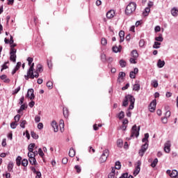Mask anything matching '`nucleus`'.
I'll use <instances>...</instances> for the list:
<instances>
[{
  "label": "nucleus",
  "mask_w": 178,
  "mask_h": 178,
  "mask_svg": "<svg viewBox=\"0 0 178 178\" xmlns=\"http://www.w3.org/2000/svg\"><path fill=\"white\" fill-rule=\"evenodd\" d=\"M129 102H130L129 110L134 109V103L136 102L134 96L131 95H126L122 102V106H127L129 105Z\"/></svg>",
  "instance_id": "nucleus-1"
},
{
  "label": "nucleus",
  "mask_w": 178,
  "mask_h": 178,
  "mask_svg": "<svg viewBox=\"0 0 178 178\" xmlns=\"http://www.w3.org/2000/svg\"><path fill=\"white\" fill-rule=\"evenodd\" d=\"M40 74H34V63L30 65V67L27 72V75L24 76L25 80H29V79H38Z\"/></svg>",
  "instance_id": "nucleus-2"
},
{
  "label": "nucleus",
  "mask_w": 178,
  "mask_h": 178,
  "mask_svg": "<svg viewBox=\"0 0 178 178\" xmlns=\"http://www.w3.org/2000/svg\"><path fill=\"white\" fill-rule=\"evenodd\" d=\"M10 45V60L11 62H13L14 63H16V52H17V49H15V47H17V44L16 43H13Z\"/></svg>",
  "instance_id": "nucleus-3"
},
{
  "label": "nucleus",
  "mask_w": 178,
  "mask_h": 178,
  "mask_svg": "<svg viewBox=\"0 0 178 178\" xmlns=\"http://www.w3.org/2000/svg\"><path fill=\"white\" fill-rule=\"evenodd\" d=\"M136 9H137V4L134 2H131L127 6L125 13L127 15H131V13L136 12Z\"/></svg>",
  "instance_id": "nucleus-4"
},
{
  "label": "nucleus",
  "mask_w": 178,
  "mask_h": 178,
  "mask_svg": "<svg viewBox=\"0 0 178 178\" xmlns=\"http://www.w3.org/2000/svg\"><path fill=\"white\" fill-rule=\"evenodd\" d=\"M131 58L129 59L130 63H134L136 65L137 63V58H138V53L137 52V50H133L131 53Z\"/></svg>",
  "instance_id": "nucleus-5"
},
{
  "label": "nucleus",
  "mask_w": 178,
  "mask_h": 178,
  "mask_svg": "<svg viewBox=\"0 0 178 178\" xmlns=\"http://www.w3.org/2000/svg\"><path fill=\"white\" fill-rule=\"evenodd\" d=\"M108 156H109V150L108 149L104 150L102 156L99 158L100 163H104V162H106V159H108Z\"/></svg>",
  "instance_id": "nucleus-6"
},
{
  "label": "nucleus",
  "mask_w": 178,
  "mask_h": 178,
  "mask_svg": "<svg viewBox=\"0 0 178 178\" xmlns=\"http://www.w3.org/2000/svg\"><path fill=\"white\" fill-rule=\"evenodd\" d=\"M140 135V127H138L137 129V125H134L131 129V138H133V137H138Z\"/></svg>",
  "instance_id": "nucleus-7"
},
{
  "label": "nucleus",
  "mask_w": 178,
  "mask_h": 178,
  "mask_svg": "<svg viewBox=\"0 0 178 178\" xmlns=\"http://www.w3.org/2000/svg\"><path fill=\"white\" fill-rule=\"evenodd\" d=\"M148 149V143L147 142L142 145L141 149L139 150L140 156H144V154Z\"/></svg>",
  "instance_id": "nucleus-8"
},
{
  "label": "nucleus",
  "mask_w": 178,
  "mask_h": 178,
  "mask_svg": "<svg viewBox=\"0 0 178 178\" xmlns=\"http://www.w3.org/2000/svg\"><path fill=\"white\" fill-rule=\"evenodd\" d=\"M170 147H172V144L170 143V140H168L164 144V151L166 154H169L170 152Z\"/></svg>",
  "instance_id": "nucleus-9"
},
{
  "label": "nucleus",
  "mask_w": 178,
  "mask_h": 178,
  "mask_svg": "<svg viewBox=\"0 0 178 178\" xmlns=\"http://www.w3.org/2000/svg\"><path fill=\"white\" fill-rule=\"evenodd\" d=\"M156 108V99H154L149 105V110L150 112H154Z\"/></svg>",
  "instance_id": "nucleus-10"
},
{
  "label": "nucleus",
  "mask_w": 178,
  "mask_h": 178,
  "mask_svg": "<svg viewBox=\"0 0 178 178\" xmlns=\"http://www.w3.org/2000/svg\"><path fill=\"white\" fill-rule=\"evenodd\" d=\"M26 97L30 98L31 100L34 99V98H35V96L34 95V90L29 89Z\"/></svg>",
  "instance_id": "nucleus-11"
},
{
  "label": "nucleus",
  "mask_w": 178,
  "mask_h": 178,
  "mask_svg": "<svg viewBox=\"0 0 178 178\" xmlns=\"http://www.w3.org/2000/svg\"><path fill=\"white\" fill-rule=\"evenodd\" d=\"M44 72V68L42 67V65L38 64L36 66V70L33 72V74H39V73H42Z\"/></svg>",
  "instance_id": "nucleus-12"
},
{
  "label": "nucleus",
  "mask_w": 178,
  "mask_h": 178,
  "mask_svg": "<svg viewBox=\"0 0 178 178\" xmlns=\"http://www.w3.org/2000/svg\"><path fill=\"white\" fill-rule=\"evenodd\" d=\"M140 166H141V161H138L137 162V166L136 167L135 170L134 171V176H137V175L140 173V170H141Z\"/></svg>",
  "instance_id": "nucleus-13"
},
{
  "label": "nucleus",
  "mask_w": 178,
  "mask_h": 178,
  "mask_svg": "<svg viewBox=\"0 0 178 178\" xmlns=\"http://www.w3.org/2000/svg\"><path fill=\"white\" fill-rule=\"evenodd\" d=\"M29 156V161L31 165H34L36 166L37 165V159H35V157L33 156Z\"/></svg>",
  "instance_id": "nucleus-14"
},
{
  "label": "nucleus",
  "mask_w": 178,
  "mask_h": 178,
  "mask_svg": "<svg viewBox=\"0 0 178 178\" xmlns=\"http://www.w3.org/2000/svg\"><path fill=\"white\" fill-rule=\"evenodd\" d=\"M115 17V10H111L106 13L107 19H113Z\"/></svg>",
  "instance_id": "nucleus-15"
},
{
  "label": "nucleus",
  "mask_w": 178,
  "mask_h": 178,
  "mask_svg": "<svg viewBox=\"0 0 178 178\" xmlns=\"http://www.w3.org/2000/svg\"><path fill=\"white\" fill-rule=\"evenodd\" d=\"M51 126L55 131V133H58L59 131V128L58 127V123H56V121H52Z\"/></svg>",
  "instance_id": "nucleus-16"
},
{
  "label": "nucleus",
  "mask_w": 178,
  "mask_h": 178,
  "mask_svg": "<svg viewBox=\"0 0 178 178\" xmlns=\"http://www.w3.org/2000/svg\"><path fill=\"white\" fill-rule=\"evenodd\" d=\"M1 80H4V83H10V79L8 78L6 74H3L0 76Z\"/></svg>",
  "instance_id": "nucleus-17"
},
{
  "label": "nucleus",
  "mask_w": 178,
  "mask_h": 178,
  "mask_svg": "<svg viewBox=\"0 0 178 178\" xmlns=\"http://www.w3.org/2000/svg\"><path fill=\"white\" fill-rule=\"evenodd\" d=\"M119 36L120 38V42H123V41H124V31H120L119 33Z\"/></svg>",
  "instance_id": "nucleus-18"
},
{
  "label": "nucleus",
  "mask_w": 178,
  "mask_h": 178,
  "mask_svg": "<svg viewBox=\"0 0 178 178\" xmlns=\"http://www.w3.org/2000/svg\"><path fill=\"white\" fill-rule=\"evenodd\" d=\"M140 83L136 81V84H134L133 87L134 91H137V92L140 91Z\"/></svg>",
  "instance_id": "nucleus-19"
},
{
  "label": "nucleus",
  "mask_w": 178,
  "mask_h": 178,
  "mask_svg": "<svg viewBox=\"0 0 178 178\" xmlns=\"http://www.w3.org/2000/svg\"><path fill=\"white\" fill-rule=\"evenodd\" d=\"M34 147H35V143H31L29 147H28V151L29 153L30 152H33V151H34Z\"/></svg>",
  "instance_id": "nucleus-20"
},
{
  "label": "nucleus",
  "mask_w": 178,
  "mask_h": 178,
  "mask_svg": "<svg viewBox=\"0 0 178 178\" xmlns=\"http://www.w3.org/2000/svg\"><path fill=\"white\" fill-rule=\"evenodd\" d=\"M113 52H115V54H117V52H120V51H122V46L120 45L119 47H113Z\"/></svg>",
  "instance_id": "nucleus-21"
},
{
  "label": "nucleus",
  "mask_w": 178,
  "mask_h": 178,
  "mask_svg": "<svg viewBox=\"0 0 178 178\" xmlns=\"http://www.w3.org/2000/svg\"><path fill=\"white\" fill-rule=\"evenodd\" d=\"M8 65H9V61L4 63L3 65L1 66V72H3V70H6V69H8L9 67L8 66Z\"/></svg>",
  "instance_id": "nucleus-22"
},
{
  "label": "nucleus",
  "mask_w": 178,
  "mask_h": 178,
  "mask_svg": "<svg viewBox=\"0 0 178 178\" xmlns=\"http://www.w3.org/2000/svg\"><path fill=\"white\" fill-rule=\"evenodd\" d=\"M74 155H76V151H74V149L70 148L69 151V156H70V158H73Z\"/></svg>",
  "instance_id": "nucleus-23"
},
{
  "label": "nucleus",
  "mask_w": 178,
  "mask_h": 178,
  "mask_svg": "<svg viewBox=\"0 0 178 178\" xmlns=\"http://www.w3.org/2000/svg\"><path fill=\"white\" fill-rule=\"evenodd\" d=\"M158 67H163L165 66V61L159 59L157 63Z\"/></svg>",
  "instance_id": "nucleus-24"
},
{
  "label": "nucleus",
  "mask_w": 178,
  "mask_h": 178,
  "mask_svg": "<svg viewBox=\"0 0 178 178\" xmlns=\"http://www.w3.org/2000/svg\"><path fill=\"white\" fill-rule=\"evenodd\" d=\"M63 113L65 118H68V116H69V110L67 109V108H63Z\"/></svg>",
  "instance_id": "nucleus-25"
},
{
  "label": "nucleus",
  "mask_w": 178,
  "mask_h": 178,
  "mask_svg": "<svg viewBox=\"0 0 178 178\" xmlns=\"http://www.w3.org/2000/svg\"><path fill=\"white\" fill-rule=\"evenodd\" d=\"M177 175H178L177 170H173L171 172V174H170V177H172V178L177 177Z\"/></svg>",
  "instance_id": "nucleus-26"
},
{
  "label": "nucleus",
  "mask_w": 178,
  "mask_h": 178,
  "mask_svg": "<svg viewBox=\"0 0 178 178\" xmlns=\"http://www.w3.org/2000/svg\"><path fill=\"white\" fill-rule=\"evenodd\" d=\"M46 86L49 88V90H52V88H54V83H52V81H49L47 83Z\"/></svg>",
  "instance_id": "nucleus-27"
},
{
  "label": "nucleus",
  "mask_w": 178,
  "mask_h": 178,
  "mask_svg": "<svg viewBox=\"0 0 178 178\" xmlns=\"http://www.w3.org/2000/svg\"><path fill=\"white\" fill-rule=\"evenodd\" d=\"M17 166H20L22 165V156H18L16 159Z\"/></svg>",
  "instance_id": "nucleus-28"
},
{
  "label": "nucleus",
  "mask_w": 178,
  "mask_h": 178,
  "mask_svg": "<svg viewBox=\"0 0 178 178\" xmlns=\"http://www.w3.org/2000/svg\"><path fill=\"white\" fill-rule=\"evenodd\" d=\"M148 138H149V134H148V133L145 134V138H143V140H142L143 143H148Z\"/></svg>",
  "instance_id": "nucleus-29"
},
{
  "label": "nucleus",
  "mask_w": 178,
  "mask_h": 178,
  "mask_svg": "<svg viewBox=\"0 0 178 178\" xmlns=\"http://www.w3.org/2000/svg\"><path fill=\"white\" fill-rule=\"evenodd\" d=\"M25 109H27V104H21L20 109L18 110V113H20V112H22V111H24Z\"/></svg>",
  "instance_id": "nucleus-30"
},
{
  "label": "nucleus",
  "mask_w": 178,
  "mask_h": 178,
  "mask_svg": "<svg viewBox=\"0 0 178 178\" xmlns=\"http://www.w3.org/2000/svg\"><path fill=\"white\" fill-rule=\"evenodd\" d=\"M38 155V151H33V152L28 153V156H33L35 158Z\"/></svg>",
  "instance_id": "nucleus-31"
},
{
  "label": "nucleus",
  "mask_w": 178,
  "mask_h": 178,
  "mask_svg": "<svg viewBox=\"0 0 178 178\" xmlns=\"http://www.w3.org/2000/svg\"><path fill=\"white\" fill-rule=\"evenodd\" d=\"M13 169V163L10 162L8 165V172H12Z\"/></svg>",
  "instance_id": "nucleus-32"
},
{
  "label": "nucleus",
  "mask_w": 178,
  "mask_h": 178,
  "mask_svg": "<svg viewBox=\"0 0 178 178\" xmlns=\"http://www.w3.org/2000/svg\"><path fill=\"white\" fill-rule=\"evenodd\" d=\"M117 145L120 148H122V147H123V140H122L121 139H118L117 140Z\"/></svg>",
  "instance_id": "nucleus-33"
},
{
  "label": "nucleus",
  "mask_w": 178,
  "mask_h": 178,
  "mask_svg": "<svg viewBox=\"0 0 178 178\" xmlns=\"http://www.w3.org/2000/svg\"><path fill=\"white\" fill-rule=\"evenodd\" d=\"M29 165V161L26 159H24L22 161V165L26 168Z\"/></svg>",
  "instance_id": "nucleus-34"
},
{
  "label": "nucleus",
  "mask_w": 178,
  "mask_h": 178,
  "mask_svg": "<svg viewBox=\"0 0 178 178\" xmlns=\"http://www.w3.org/2000/svg\"><path fill=\"white\" fill-rule=\"evenodd\" d=\"M127 65V63H126V61H124V60H120V65L121 66V67H126Z\"/></svg>",
  "instance_id": "nucleus-35"
},
{
  "label": "nucleus",
  "mask_w": 178,
  "mask_h": 178,
  "mask_svg": "<svg viewBox=\"0 0 178 178\" xmlns=\"http://www.w3.org/2000/svg\"><path fill=\"white\" fill-rule=\"evenodd\" d=\"M26 124H27V121H26V120H22L20 122V127H22V129H24L26 127Z\"/></svg>",
  "instance_id": "nucleus-36"
},
{
  "label": "nucleus",
  "mask_w": 178,
  "mask_h": 178,
  "mask_svg": "<svg viewBox=\"0 0 178 178\" xmlns=\"http://www.w3.org/2000/svg\"><path fill=\"white\" fill-rule=\"evenodd\" d=\"M171 14L172 15V16H177L178 15V10L176 8H173L171 10Z\"/></svg>",
  "instance_id": "nucleus-37"
},
{
  "label": "nucleus",
  "mask_w": 178,
  "mask_h": 178,
  "mask_svg": "<svg viewBox=\"0 0 178 178\" xmlns=\"http://www.w3.org/2000/svg\"><path fill=\"white\" fill-rule=\"evenodd\" d=\"M158 165V159H155L153 162L151 163L152 168H155Z\"/></svg>",
  "instance_id": "nucleus-38"
},
{
  "label": "nucleus",
  "mask_w": 178,
  "mask_h": 178,
  "mask_svg": "<svg viewBox=\"0 0 178 178\" xmlns=\"http://www.w3.org/2000/svg\"><path fill=\"white\" fill-rule=\"evenodd\" d=\"M31 137H33L35 140H38V135H37V134H35V132H34L33 131H32L31 132Z\"/></svg>",
  "instance_id": "nucleus-39"
},
{
  "label": "nucleus",
  "mask_w": 178,
  "mask_h": 178,
  "mask_svg": "<svg viewBox=\"0 0 178 178\" xmlns=\"http://www.w3.org/2000/svg\"><path fill=\"white\" fill-rule=\"evenodd\" d=\"M152 86H153L154 88H158V81L156 80L152 81Z\"/></svg>",
  "instance_id": "nucleus-40"
},
{
  "label": "nucleus",
  "mask_w": 178,
  "mask_h": 178,
  "mask_svg": "<svg viewBox=\"0 0 178 178\" xmlns=\"http://www.w3.org/2000/svg\"><path fill=\"white\" fill-rule=\"evenodd\" d=\"M123 118H124V112L121 111V112L118 114V119H120V120H122V119H123Z\"/></svg>",
  "instance_id": "nucleus-41"
},
{
  "label": "nucleus",
  "mask_w": 178,
  "mask_h": 178,
  "mask_svg": "<svg viewBox=\"0 0 178 178\" xmlns=\"http://www.w3.org/2000/svg\"><path fill=\"white\" fill-rule=\"evenodd\" d=\"M151 10L149 9V8L147 7L145 9V12L143 13V15L144 16H148V14L149 13V11Z\"/></svg>",
  "instance_id": "nucleus-42"
},
{
  "label": "nucleus",
  "mask_w": 178,
  "mask_h": 178,
  "mask_svg": "<svg viewBox=\"0 0 178 178\" xmlns=\"http://www.w3.org/2000/svg\"><path fill=\"white\" fill-rule=\"evenodd\" d=\"M10 127H11V129H16V127H17V122H11Z\"/></svg>",
  "instance_id": "nucleus-43"
},
{
  "label": "nucleus",
  "mask_w": 178,
  "mask_h": 178,
  "mask_svg": "<svg viewBox=\"0 0 178 178\" xmlns=\"http://www.w3.org/2000/svg\"><path fill=\"white\" fill-rule=\"evenodd\" d=\"M20 118H21V116L19 114H17V115H15L14 117V120H15V123H17V122H19V120H20Z\"/></svg>",
  "instance_id": "nucleus-44"
},
{
  "label": "nucleus",
  "mask_w": 178,
  "mask_h": 178,
  "mask_svg": "<svg viewBox=\"0 0 178 178\" xmlns=\"http://www.w3.org/2000/svg\"><path fill=\"white\" fill-rule=\"evenodd\" d=\"M121 166L122 165H120V161H116L115 162V169L119 170V169H120Z\"/></svg>",
  "instance_id": "nucleus-45"
},
{
  "label": "nucleus",
  "mask_w": 178,
  "mask_h": 178,
  "mask_svg": "<svg viewBox=\"0 0 178 178\" xmlns=\"http://www.w3.org/2000/svg\"><path fill=\"white\" fill-rule=\"evenodd\" d=\"M159 45H161V42H155L154 44L153 45V48L158 49V48H159Z\"/></svg>",
  "instance_id": "nucleus-46"
},
{
  "label": "nucleus",
  "mask_w": 178,
  "mask_h": 178,
  "mask_svg": "<svg viewBox=\"0 0 178 178\" xmlns=\"http://www.w3.org/2000/svg\"><path fill=\"white\" fill-rule=\"evenodd\" d=\"M155 40L162 42V41H163V38L162 37V35H159V37L155 38Z\"/></svg>",
  "instance_id": "nucleus-47"
},
{
  "label": "nucleus",
  "mask_w": 178,
  "mask_h": 178,
  "mask_svg": "<svg viewBox=\"0 0 178 178\" xmlns=\"http://www.w3.org/2000/svg\"><path fill=\"white\" fill-rule=\"evenodd\" d=\"M101 43H102V45H106V44H108V41L105 38H102Z\"/></svg>",
  "instance_id": "nucleus-48"
},
{
  "label": "nucleus",
  "mask_w": 178,
  "mask_h": 178,
  "mask_svg": "<svg viewBox=\"0 0 178 178\" xmlns=\"http://www.w3.org/2000/svg\"><path fill=\"white\" fill-rule=\"evenodd\" d=\"M118 77L120 79H123V77H126V73L121 72L119 73Z\"/></svg>",
  "instance_id": "nucleus-49"
},
{
  "label": "nucleus",
  "mask_w": 178,
  "mask_h": 178,
  "mask_svg": "<svg viewBox=\"0 0 178 178\" xmlns=\"http://www.w3.org/2000/svg\"><path fill=\"white\" fill-rule=\"evenodd\" d=\"M74 169L76 170L77 173H80V172H81V168L80 165H75Z\"/></svg>",
  "instance_id": "nucleus-50"
},
{
  "label": "nucleus",
  "mask_w": 178,
  "mask_h": 178,
  "mask_svg": "<svg viewBox=\"0 0 178 178\" xmlns=\"http://www.w3.org/2000/svg\"><path fill=\"white\" fill-rule=\"evenodd\" d=\"M20 86H19L18 88H17L13 92V95H16V94H17V92H19V91H20Z\"/></svg>",
  "instance_id": "nucleus-51"
},
{
  "label": "nucleus",
  "mask_w": 178,
  "mask_h": 178,
  "mask_svg": "<svg viewBox=\"0 0 178 178\" xmlns=\"http://www.w3.org/2000/svg\"><path fill=\"white\" fill-rule=\"evenodd\" d=\"M38 154L40 155V156L42 157L44 156V152H42V148H40L38 149Z\"/></svg>",
  "instance_id": "nucleus-52"
},
{
  "label": "nucleus",
  "mask_w": 178,
  "mask_h": 178,
  "mask_svg": "<svg viewBox=\"0 0 178 178\" xmlns=\"http://www.w3.org/2000/svg\"><path fill=\"white\" fill-rule=\"evenodd\" d=\"M101 58H102V62H106V55H105L104 54H102L101 55Z\"/></svg>",
  "instance_id": "nucleus-53"
},
{
  "label": "nucleus",
  "mask_w": 178,
  "mask_h": 178,
  "mask_svg": "<svg viewBox=\"0 0 178 178\" xmlns=\"http://www.w3.org/2000/svg\"><path fill=\"white\" fill-rule=\"evenodd\" d=\"M129 77L131 79H136V74L133 71H131L129 74Z\"/></svg>",
  "instance_id": "nucleus-54"
},
{
  "label": "nucleus",
  "mask_w": 178,
  "mask_h": 178,
  "mask_svg": "<svg viewBox=\"0 0 178 178\" xmlns=\"http://www.w3.org/2000/svg\"><path fill=\"white\" fill-rule=\"evenodd\" d=\"M41 120V118L40 117V116H38V115H36L35 117V122H36V123H40V121Z\"/></svg>",
  "instance_id": "nucleus-55"
},
{
  "label": "nucleus",
  "mask_w": 178,
  "mask_h": 178,
  "mask_svg": "<svg viewBox=\"0 0 178 178\" xmlns=\"http://www.w3.org/2000/svg\"><path fill=\"white\" fill-rule=\"evenodd\" d=\"M127 177H129V173H128V172L123 173V174L120 177V178H127Z\"/></svg>",
  "instance_id": "nucleus-56"
},
{
  "label": "nucleus",
  "mask_w": 178,
  "mask_h": 178,
  "mask_svg": "<svg viewBox=\"0 0 178 178\" xmlns=\"http://www.w3.org/2000/svg\"><path fill=\"white\" fill-rule=\"evenodd\" d=\"M68 161H69V160L67 159V158L64 157V158L62 159V163H63V165H66V163H67Z\"/></svg>",
  "instance_id": "nucleus-57"
},
{
  "label": "nucleus",
  "mask_w": 178,
  "mask_h": 178,
  "mask_svg": "<svg viewBox=\"0 0 178 178\" xmlns=\"http://www.w3.org/2000/svg\"><path fill=\"white\" fill-rule=\"evenodd\" d=\"M27 60H28L29 65L30 66L31 65V63H33V59L31 57H29L27 58Z\"/></svg>",
  "instance_id": "nucleus-58"
},
{
  "label": "nucleus",
  "mask_w": 178,
  "mask_h": 178,
  "mask_svg": "<svg viewBox=\"0 0 178 178\" xmlns=\"http://www.w3.org/2000/svg\"><path fill=\"white\" fill-rule=\"evenodd\" d=\"M23 102H24V96L22 97L19 99V105H23Z\"/></svg>",
  "instance_id": "nucleus-59"
},
{
  "label": "nucleus",
  "mask_w": 178,
  "mask_h": 178,
  "mask_svg": "<svg viewBox=\"0 0 178 178\" xmlns=\"http://www.w3.org/2000/svg\"><path fill=\"white\" fill-rule=\"evenodd\" d=\"M47 66L49 69H51L52 67V61L47 60Z\"/></svg>",
  "instance_id": "nucleus-60"
},
{
  "label": "nucleus",
  "mask_w": 178,
  "mask_h": 178,
  "mask_svg": "<svg viewBox=\"0 0 178 178\" xmlns=\"http://www.w3.org/2000/svg\"><path fill=\"white\" fill-rule=\"evenodd\" d=\"M145 44V42L144 41V40H140L139 42V46L140 47H143Z\"/></svg>",
  "instance_id": "nucleus-61"
},
{
  "label": "nucleus",
  "mask_w": 178,
  "mask_h": 178,
  "mask_svg": "<svg viewBox=\"0 0 178 178\" xmlns=\"http://www.w3.org/2000/svg\"><path fill=\"white\" fill-rule=\"evenodd\" d=\"M129 87H130V84L127 83L126 86H124V87L122 88V91H124V90H127V88H129Z\"/></svg>",
  "instance_id": "nucleus-62"
},
{
  "label": "nucleus",
  "mask_w": 178,
  "mask_h": 178,
  "mask_svg": "<svg viewBox=\"0 0 178 178\" xmlns=\"http://www.w3.org/2000/svg\"><path fill=\"white\" fill-rule=\"evenodd\" d=\"M161 122L164 124L168 123V118L165 117L163 118H161Z\"/></svg>",
  "instance_id": "nucleus-63"
},
{
  "label": "nucleus",
  "mask_w": 178,
  "mask_h": 178,
  "mask_svg": "<svg viewBox=\"0 0 178 178\" xmlns=\"http://www.w3.org/2000/svg\"><path fill=\"white\" fill-rule=\"evenodd\" d=\"M108 178H115V174L113 172H110L108 174Z\"/></svg>",
  "instance_id": "nucleus-64"
}]
</instances>
